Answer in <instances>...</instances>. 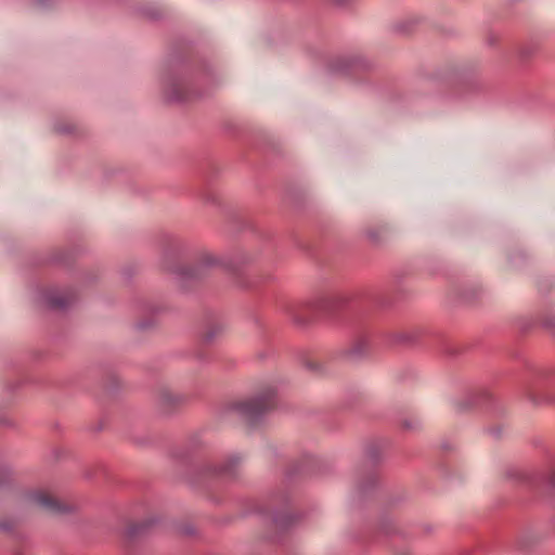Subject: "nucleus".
<instances>
[{
	"label": "nucleus",
	"instance_id": "f257e3e1",
	"mask_svg": "<svg viewBox=\"0 0 555 555\" xmlns=\"http://www.w3.org/2000/svg\"><path fill=\"white\" fill-rule=\"evenodd\" d=\"M274 405L275 391L268 389L251 400L238 403L237 410L247 423L254 424L273 409Z\"/></svg>",
	"mask_w": 555,
	"mask_h": 555
},
{
	"label": "nucleus",
	"instance_id": "f03ea898",
	"mask_svg": "<svg viewBox=\"0 0 555 555\" xmlns=\"http://www.w3.org/2000/svg\"><path fill=\"white\" fill-rule=\"evenodd\" d=\"M24 504L28 507H39L50 514H65L72 511L42 490L29 491L24 494Z\"/></svg>",
	"mask_w": 555,
	"mask_h": 555
},
{
	"label": "nucleus",
	"instance_id": "7ed1b4c3",
	"mask_svg": "<svg viewBox=\"0 0 555 555\" xmlns=\"http://www.w3.org/2000/svg\"><path fill=\"white\" fill-rule=\"evenodd\" d=\"M220 264V261L212 255H204L197 263L190 268L179 269L177 275L181 284L189 281H199L206 278L212 268Z\"/></svg>",
	"mask_w": 555,
	"mask_h": 555
},
{
	"label": "nucleus",
	"instance_id": "20e7f679",
	"mask_svg": "<svg viewBox=\"0 0 555 555\" xmlns=\"http://www.w3.org/2000/svg\"><path fill=\"white\" fill-rule=\"evenodd\" d=\"M185 402V397L172 392L170 389L164 388L159 391L157 398V405L164 413H170L176 408H179Z\"/></svg>",
	"mask_w": 555,
	"mask_h": 555
},
{
	"label": "nucleus",
	"instance_id": "39448f33",
	"mask_svg": "<svg viewBox=\"0 0 555 555\" xmlns=\"http://www.w3.org/2000/svg\"><path fill=\"white\" fill-rule=\"evenodd\" d=\"M371 352V346L367 340L362 339L357 341L351 348L345 352V357L349 361H358Z\"/></svg>",
	"mask_w": 555,
	"mask_h": 555
},
{
	"label": "nucleus",
	"instance_id": "423d86ee",
	"mask_svg": "<svg viewBox=\"0 0 555 555\" xmlns=\"http://www.w3.org/2000/svg\"><path fill=\"white\" fill-rule=\"evenodd\" d=\"M386 233L385 227H373L365 231V236L372 245H379L384 241Z\"/></svg>",
	"mask_w": 555,
	"mask_h": 555
},
{
	"label": "nucleus",
	"instance_id": "0eeeda50",
	"mask_svg": "<svg viewBox=\"0 0 555 555\" xmlns=\"http://www.w3.org/2000/svg\"><path fill=\"white\" fill-rule=\"evenodd\" d=\"M20 520L16 517L5 516L0 518V531L4 533H14L18 527Z\"/></svg>",
	"mask_w": 555,
	"mask_h": 555
},
{
	"label": "nucleus",
	"instance_id": "6e6552de",
	"mask_svg": "<svg viewBox=\"0 0 555 555\" xmlns=\"http://www.w3.org/2000/svg\"><path fill=\"white\" fill-rule=\"evenodd\" d=\"M73 300L74 298L72 297L52 296L48 299V306L51 309L63 310L67 308Z\"/></svg>",
	"mask_w": 555,
	"mask_h": 555
},
{
	"label": "nucleus",
	"instance_id": "1a4fd4ad",
	"mask_svg": "<svg viewBox=\"0 0 555 555\" xmlns=\"http://www.w3.org/2000/svg\"><path fill=\"white\" fill-rule=\"evenodd\" d=\"M152 525V521H144L141 524H135L130 526L127 529V535L129 538H134L135 535L145 532V530Z\"/></svg>",
	"mask_w": 555,
	"mask_h": 555
},
{
	"label": "nucleus",
	"instance_id": "9d476101",
	"mask_svg": "<svg viewBox=\"0 0 555 555\" xmlns=\"http://www.w3.org/2000/svg\"><path fill=\"white\" fill-rule=\"evenodd\" d=\"M240 459L237 456L231 457L221 468L220 473L233 475L235 467L238 465Z\"/></svg>",
	"mask_w": 555,
	"mask_h": 555
},
{
	"label": "nucleus",
	"instance_id": "9b49d317",
	"mask_svg": "<svg viewBox=\"0 0 555 555\" xmlns=\"http://www.w3.org/2000/svg\"><path fill=\"white\" fill-rule=\"evenodd\" d=\"M221 332V325H214L204 334L203 339L205 343L210 344Z\"/></svg>",
	"mask_w": 555,
	"mask_h": 555
},
{
	"label": "nucleus",
	"instance_id": "f8f14e48",
	"mask_svg": "<svg viewBox=\"0 0 555 555\" xmlns=\"http://www.w3.org/2000/svg\"><path fill=\"white\" fill-rule=\"evenodd\" d=\"M76 130L73 124H57L55 125V131L60 134H72Z\"/></svg>",
	"mask_w": 555,
	"mask_h": 555
},
{
	"label": "nucleus",
	"instance_id": "ddd939ff",
	"mask_svg": "<svg viewBox=\"0 0 555 555\" xmlns=\"http://www.w3.org/2000/svg\"><path fill=\"white\" fill-rule=\"evenodd\" d=\"M11 474L8 468L0 467V489H3L10 483Z\"/></svg>",
	"mask_w": 555,
	"mask_h": 555
},
{
	"label": "nucleus",
	"instance_id": "4468645a",
	"mask_svg": "<svg viewBox=\"0 0 555 555\" xmlns=\"http://www.w3.org/2000/svg\"><path fill=\"white\" fill-rule=\"evenodd\" d=\"M143 16L150 20H158L163 16L162 11L157 8L142 10Z\"/></svg>",
	"mask_w": 555,
	"mask_h": 555
},
{
	"label": "nucleus",
	"instance_id": "2eb2a0df",
	"mask_svg": "<svg viewBox=\"0 0 555 555\" xmlns=\"http://www.w3.org/2000/svg\"><path fill=\"white\" fill-rule=\"evenodd\" d=\"M543 480L550 490L555 491V468Z\"/></svg>",
	"mask_w": 555,
	"mask_h": 555
},
{
	"label": "nucleus",
	"instance_id": "dca6fc26",
	"mask_svg": "<svg viewBox=\"0 0 555 555\" xmlns=\"http://www.w3.org/2000/svg\"><path fill=\"white\" fill-rule=\"evenodd\" d=\"M539 476L533 473L519 472V478L522 480L532 481L535 480Z\"/></svg>",
	"mask_w": 555,
	"mask_h": 555
},
{
	"label": "nucleus",
	"instance_id": "f3484780",
	"mask_svg": "<svg viewBox=\"0 0 555 555\" xmlns=\"http://www.w3.org/2000/svg\"><path fill=\"white\" fill-rule=\"evenodd\" d=\"M408 24L409 23H400L398 25H396V31L399 33V34H405L409 31L408 29Z\"/></svg>",
	"mask_w": 555,
	"mask_h": 555
},
{
	"label": "nucleus",
	"instance_id": "a211bd4d",
	"mask_svg": "<svg viewBox=\"0 0 555 555\" xmlns=\"http://www.w3.org/2000/svg\"><path fill=\"white\" fill-rule=\"evenodd\" d=\"M403 426H404L405 428H409V429H410V428H413V425H412L410 422H408V421H405V422L403 423Z\"/></svg>",
	"mask_w": 555,
	"mask_h": 555
},
{
	"label": "nucleus",
	"instance_id": "6ab92c4d",
	"mask_svg": "<svg viewBox=\"0 0 555 555\" xmlns=\"http://www.w3.org/2000/svg\"><path fill=\"white\" fill-rule=\"evenodd\" d=\"M138 327H139L140 330H144V328H146V327H147V324H146V323H139V324H138Z\"/></svg>",
	"mask_w": 555,
	"mask_h": 555
},
{
	"label": "nucleus",
	"instance_id": "aec40b11",
	"mask_svg": "<svg viewBox=\"0 0 555 555\" xmlns=\"http://www.w3.org/2000/svg\"><path fill=\"white\" fill-rule=\"evenodd\" d=\"M512 477H517V478H519V472H517V475L512 474Z\"/></svg>",
	"mask_w": 555,
	"mask_h": 555
}]
</instances>
